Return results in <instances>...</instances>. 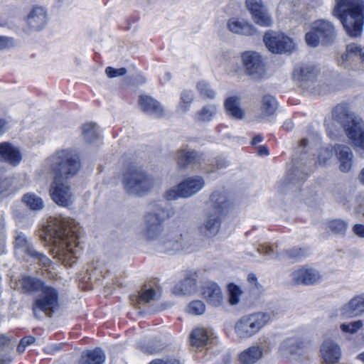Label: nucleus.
<instances>
[{
	"instance_id": "51",
	"label": "nucleus",
	"mask_w": 364,
	"mask_h": 364,
	"mask_svg": "<svg viewBox=\"0 0 364 364\" xmlns=\"http://www.w3.org/2000/svg\"><path fill=\"white\" fill-rule=\"evenodd\" d=\"M246 6L251 14L264 8L262 0H246Z\"/></svg>"
},
{
	"instance_id": "54",
	"label": "nucleus",
	"mask_w": 364,
	"mask_h": 364,
	"mask_svg": "<svg viewBox=\"0 0 364 364\" xmlns=\"http://www.w3.org/2000/svg\"><path fill=\"white\" fill-rule=\"evenodd\" d=\"M16 43L14 38L0 36V50L7 49L15 46Z\"/></svg>"
},
{
	"instance_id": "16",
	"label": "nucleus",
	"mask_w": 364,
	"mask_h": 364,
	"mask_svg": "<svg viewBox=\"0 0 364 364\" xmlns=\"http://www.w3.org/2000/svg\"><path fill=\"white\" fill-rule=\"evenodd\" d=\"M50 193L52 200L58 205L68 207L73 202V194L66 181L53 180Z\"/></svg>"
},
{
	"instance_id": "42",
	"label": "nucleus",
	"mask_w": 364,
	"mask_h": 364,
	"mask_svg": "<svg viewBox=\"0 0 364 364\" xmlns=\"http://www.w3.org/2000/svg\"><path fill=\"white\" fill-rule=\"evenodd\" d=\"M252 17L255 23L260 26L269 27L273 23L272 18L265 8L252 14Z\"/></svg>"
},
{
	"instance_id": "30",
	"label": "nucleus",
	"mask_w": 364,
	"mask_h": 364,
	"mask_svg": "<svg viewBox=\"0 0 364 364\" xmlns=\"http://www.w3.org/2000/svg\"><path fill=\"white\" fill-rule=\"evenodd\" d=\"M315 75V68L313 65L306 64L296 67L293 72L294 79L300 83L301 86H305L306 83L313 80Z\"/></svg>"
},
{
	"instance_id": "44",
	"label": "nucleus",
	"mask_w": 364,
	"mask_h": 364,
	"mask_svg": "<svg viewBox=\"0 0 364 364\" xmlns=\"http://www.w3.org/2000/svg\"><path fill=\"white\" fill-rule=\"evenodd\" d=\"M84 139L89 143L94 141L98 137V127L95 123L85 124L82 127Z\"/></svg>"
},
{
	"instance_id": "40",
	"label": "nucleus",
	"mask_w": 364,
	"mask_h": 364,
	"mask_svg": "<svg viewBox=\"0 0 364 364\" xmlns=\"http://www.w3.org/2000/svg\"><path fill=\"white\" fill-rule=\"evenodd\" d=\"M19 285L25 292L33 293L40 291L44 284L36 278L25 277L19 281Z\"/></svg>"
},
{
	"instance_id": "35",
	"label": "nucleus",
	"mask_w": 364,
	"mask_h": 364,
	"mask_svg": "<svg viewBox=\"0 0 364 364\" xmlns=\"http://www.w3.org/2000/svg\"><path fill=\"white\" fill-rule=\"evenodd\" d=\"M279 350L283 354L289 353L291 355H302L305 353L304 343L294 338H288L285 340L281 344Z\"/></svg>"
},
{
	"instance_id": "50",
	"label": "nucleus",
	"mask_w": 364,
	"mask_h": 364,
	"mask_svg": "<svg viewBox=\"0 0 364 364\" xmlns=\"http://www.w3.org/2000/svg\"><path fill=\"white\" fill-rule=\"evenodd\" d=\"M205 310V306L201 301L196 300L191 302L188 307V313L193 315H202Z\"/></svg>"
},
{
	"instance_id": "38",
	"label": "nucleus",
	"mask_w": 364,
	"mask_h": 364,
	"mask_svg": "<svg viewBox=\"0 0 364 364\" xmlns=\"http://www.w3.org/2000/svg\"><path fill=\"white\" fill-rule=\"evenodd\" d=\"M196 286V278L193 276H188L174 287L173 293L177 295L189 294L195 291Z\"/></svg>"
},
{
	"instance_id": "41",
	"label": "nucleus",
	"mask_w": 364,
	"mask_h": 364,
	"mask_svg": "<svg viewBox=\"0 0 364 364\" xmlns=\"http://www.w3.org/2000/svg\"><path fill=\"white\" fill-rule=\"evenodd\" d=\"M22 200L32 210H40L44 207L42 198L34 193H28L25 194Z\"/></svg>"
},
{
	"instance_id": "1",
	"label": "nucleus",
	"mask_w": 364,
	"mask_h": 364,
	"mask_svg": "<svg viewBox=\"0 0 364 364\" xmlns=\"http://www.w3.org/2000/svg\"><path fill=\"white\" fill-rule=\"evenodd\" d=\"M81 227L73 219H53L45 229L43 240L52 247L55 257L65 265L75 262L79 250Z\"/></svg>"
},
{
	"instance_id": "36",
	"label": "nucleus",
	"mask_w": 364,
	"mask_h": 364,
	"mask_svg": "<svg viewBox=\"0 0 364 364\" xmlns=\"http://www.w3.org/2000/svg\"><path fill=\"white\" fill-rule=\"evenodd\" d=\"M278 108L276 98L271 95H264L261 100L260 114L263 117L273 116Z\"/></svg>"
},
{
	"instance_id": "53",
	"label": "nucleus",
	"mask_w": 364,
	"mask_h": 364,
	"mask_svg": "<svg viewBox=\"0 0 364 364\" xmlns=\"http://www.w3.org/2000/svg\"><path fill=\"white\" fill-rule=\"evenodd\" d=\"M36 341V338L33 336H26L21 339L18 346H17V351L20 353L24 352L26 348L33 343Z\"/></svg>"
},
{
	"instance_id": "64",
	"label": "nucleus",
	"mask_w": 364,
	"mask_h": 364,
	"mask_svg": "<svg viewBox=\"0 0 364 364\" xmlns=\"http://www.w3.org/2000/svg\"><path fill=\"white\" fill-rule=\"evenodd\" d=\"M263 140V138L261 135H257L252 139V144L255 145L259 142H261Z\"/></svg>"
},
{
	"instance_id": "10",
	"label": "nucleus",
	"mask_w": 364,
	"mask_h": 364,
	"mask_svg": "<svg viewBox=\"0 0 364 364\" xmlns=\"http://www.w3.org/2000/svg\"><path fill=\"white\" fill-rule=\"evenodd\" d=\"M335 38L333 24L324 20L314 22L309 32L306 34V42L311 47H316L320 43L328 44Z\"/></svg>"
},
{
	"instance_id": "49",
	"label": "nucleus",
	"mask_w": 364,
	"mask_h": 364,
	"mask_svg": "<svg viewBox=\"0 0 364 364\" xmlns=\"http://www.w3.org/2000/svg\"><path fill=\"white\" fill-rule=\"evenodd\" d=\"M363 326V321L361 320H358L350 323H342L341 325V329L344 333L354 334L360 330Z\"/></svg>"
},
{
	"instance_id": "18",
	"label": "nucleus",
	"mask_w": 364,
	"mask_h": 364,
	"mask_svg": "<svg viewBox=\"0 0 364 364\" xmlns=\"http://www.w3.org/2000/svg\"><path fill=\"white\" fill-rule=\"evenodd\" d=\"M203 298L213 306H220L223 303V296L220 287L215 282H208L201 287Z\"/></svg>"
},
{
	"instance_id": "4",
	"label": "nucleus",
	"mask_w": 364,
	"mask_h": 364,
	"mask_svg": "<svg viewBox=\"0 0 364 364\" xmlns=\"http://www.w3.org/2000/svg\"><path fill=\"white\" fill-rule=\"evenodd\" d=\"M332 117L333 121L343 128L352 144L363 151L360 154L364 157V123L362 119L345 105H337L332 112Z\"/></svg>"
},
{
	"instance_id": "25",
	"label": "nucleus",
	"mask_w": 364,
	"mask_h": 364,
	"mask_svg": "<svg viewBox=\"0 0 364 364\" xmlns=\"http://www.w3.org/2000/svg\"><path fill=\"white\" fill-rule=\"evenodd\" d=\"M176 160L179 168H184L189 164H200L203 155L194 150L179 149L176 153Z\"/></svg>"
},
{
	"instance_id": "19",
	"label": "nucleus",
	"mask_w": 364,
	"mask_h": 364,
	"mask_svg": "<svg viewBox=\"0 0 364 364\" xmlns=\"http://www.w3.org/2000/svg\"><path fill=\"white\" fill-rule=\"evenodd\" d=\"M221 214L208 210L206 218L200 226V232L207 237L215 236L220 228Z\"/></svg>"
},
{
	"instance_id": "7",
	"label": "nucleus",
	"mask_w": 364,
	"mask_h": 364,
	"mask_svg": "<svg viewBox=\"0 0 364 364\" xmlns=\"http://www.w3.org/2000/svg\"><path fill=\"white\" fill-rule=\"evenodd\" d=\"M272 320L268 312L257 311L241 316L235 323L234 331L240 339H248L257 334Z\"/></svg>"
},
{
	"instance_id": "48",
	"label": "nucleus",
	"mask_w": 364,
	"mask_h": 364,
	"mask_svg": "<svg viewBox=\"0 0 364 364\" xmlns=\"http://www.w3.org/2000/svg\"><path fill=\"white\" fill-rule=\"evenodd\" d=\"M229 292V302L231 305L238 304L242 291L240 287L234 284H230L228 287Z\"/></svg>"
},
{
	"instance_id": "26",
	"label": "nucleus",
	"mask_w": 364,
	"mask_h": 364,
	"mask_svg": "<svg viewBox=\"0 0 364 364\" xmlns=\"http://www.w3.org/2000/svg\"><path fill=\"white\" fill-rule=\"evenodd\" d=\"M333 151L340 162V170L342 172H348L352 167L353 158L350 149L343 144H336Z\"/></svg>"
},
{
	"instance_id": "11",
	"label": "nucleus",
	"mask_w": 364,
	"mask_h": 364,
	"mask_svg": "<svg viewBox=\"0 0 364 364\" xmlns=\"http://www.w3.org/2000/svg\"><path fill=\"white\" fill-rule=\"evenodd\" d=\"M204 185L205 181L201 176L189 177L177 186L167 190L164 197L168 200H176L178 198H189L200 191Z\"/></svg>"
},
{
	"instance_id": "58",
	"label": "nucleus",
	"mask_w": 364,
	"mask_h": 364,
	"mask_svg": "<svg viewBox=\"0 0 364 364\" xmlns=\"http://www.w3.org/2000/svg\"><path fill=\"white\" fill-rule=\"evenodd\" d=\"M353 232L359 237H364V225L356 224L353 228Z\"/></svg>"
},
{
	"instance_id": "23",
	"label": "nucleus",
	"mask_w": 364,
	"mask_h": 364,
	"mask_svg": "<svg viewBox=\"0 0 364 364\" xmlns=\"http://www.w3.org/2000/svg\"><path fill=\"white\" fill-rule=\"evenodd\" d=\"M0 159L12 166H17L22 160V154L18 147L9 142L0 144Z\"/></svg>"
},
{
	"instance_id": "22",
	"label": "nucleus",
	"mask_w": 364,
	"mask_h": 364,
	"mask_svg": "<svg viewBox=\"0 0 364 364\" xmlns=\"http://www.w3.org/2000/svg\"><path fill=\"white\" fill-rule=\"evenodd\" d=\"M320 351L323 360L327 364L336 363L341 356L340 346L330 339L326 340L322 343Z\"/></svg>"
},
{
	"instance_id": "24",
	"label": "nucleus",
	"mask_w": 364,
	"mask_h": 364,
	"mask_svg": "<svg viewBox=\"0 0 364 364\" xmlns=\"http://www.w3.org/2000/svg\"><path fill=\"white\" fill-rule=\"evenodd\" d=\"M295 284L311 285L321 279L318 271L314 269H299L291 274Z\"/></svg>"
},
{
	"instance_id": "20",
	"label": "nucleus",
	"mask_w": 364,
	"mask_h": 364,
	"mask_svg": "<svg viewBox=\"0 0 364 364\" xmlns=\"http://www.w3.org/2000/svg\"><path fill=\"white\" fill-rule=\"evenodd\" d=\"M140 109L145 113L161 118L165 115V111L159 102L149 95H141L139 99Z\"/></svg>"
},
{
	"instance_id": "57",
	"label": "nucleus",
	"mask_w": 364,
	"mask_h": 364,
	"mask_svg": "<svg viewBox=\"0 0 364 364\" xmlns=\"http://www.w3.org/2000/svg\"><path fill=\"white\" fill-rule=\"evenodd\" d=\"M308 144V141L306 139H303L301 141H300V145L299 146L298 149H301L300 152V156H299V159H293V162L295 161V160H297L299 161L300 163H302V161L304 160V153H302L303 151V149ZM297 152H299V150H297Z\"/></svg>"
},
{
	"instance_id": "13",
	"label": "nucleus",
	"mask_w": 364,
	"mask_h": 364,
	"mask_svg": "<svg viewBox=\"0 0 364 364\" xmlns=\"http://www.w3.org/2000/svg\"><path fill=\"white\" fill-rule=\"evenodd\" d=\"M311 171L310 165L307 166L306 163H300L299 161L295 160L293 168L282 183L284 186V191H290L294 188L296 191L298 190Z\"/></svg>"
},
{
	"instance_id": "52",
	"label": "nucleus",
	"mask_w": 364,
	"mask_h": 364,
	"mask_svg": "<svg viewBox=\"0 0 364 364\" xmlns=\"http://www.w3.org/2000/svg\"><path fill=\"white\" fill-rule=\"evenodd\" d=\"M105 73L109 78H113L124 75L127 73V69L125 68H114L112 67H107L105 70Z\"/></svg>"
},
{
	"instance_id": "59",
	"label": "nucleus",
	"mask_w": 364,
	"mask_h": 364,
	"mask_svg": "<svg viewBox=\"0 0 364 364\" xmlns=\"http://www.w3.org/2000/svg\"><path fill=\"white\" fill-rule=\"evenodd\" d=\"M10 343V339L4 335L0 336V348L8 346Z\"/></svg>"
},
{
	"instance_id": "37",
	"label": "nucleus",
	"mask_w": 364,
	"mask_h": 364,
	"mask_svg": "<svg viewBox=\"0 0 364 364\" xmlns=\"http://www.w3.org/2000/svg\"><path fill=\"white\" fill-rule=\"evenodd\" d=\"M209 332L203 328H195L190 336L191 344L197 348L203 347L207 345L210 341Z\"/></svg>"
},
{
	"instance_id": "8",
	"label": "nucleus",
	"mask_w": 364,
	"mask_h": 364,
	"mask_svg": "<svg viewBox=\"0 0 364 364\" xmlns=\"http://www.w3.org/2000/svg\"><path fill=\"white\" fill-rule=\"evenodd\" d=\"M189 242L186 235L176 228H168L158 241L154 250L161 253L174 254L188 249Z\"/></svg>"
},
{
	"instance_id": "27",
	"label": "nucleus",
	"mask_w": 364,
	"mask_h": 364,
	"mask_svg": "<svg viewBox=\"0 0 364 364\" xmlns=\"http://www.w3.org/2000/svg\"><path fill=\"white\" fill-rule=\"evenodd\" d=\"M257 251L261 255H266L272 258L279 259H297L303 256V251L301 249H292L283 251L281 253H277L274 255V250L270 246L259 245Z\"/></svg>"
},
{
	"instance_id": "31",
	"label": "nucleus",
	"mask_w": 364,
	"mask_h": 364,
	"mask_svg": "<svg viewBox=\"0 0 364 364\" xmlns=\"http://www.w3.org/2000/svg\"><path fill=\"white\" fill-rule=\"evenodd\" d=\"M28 26L35 31L42 29L46 23V13L43 9L34 8L27 18Z\"/></svg>"
},
{
	"instance_id": "43",
	"label": "nucleus",
	"mask_w": 364,
	"mask_h": 364,
	"mask_svg": "<svg viewBox=\"0 0 364 364\" xmlns=\"http://www.w3.org/2000/svg\"><path fill=\"white\" fill-rule=\"evenodd\" d=\"M348 228V223L340 219L329 220L326 224V230L336 235H344Z\"/></svg>"
},
{
	"instance_id": "9",
	"label": "nucleus",
	"mask_w": 364,
	"mask_h": 364,
	"mask_svg": "<svg viewBox=\"0 0 364 364\" xmlns=\"http://www.w3.org/2000/svg\"><path fill=\"white\" fill-rule=\"evenodd\" d=\"M40 291V296L35 300L33 305V314L38 318V313L42 311L45 315L51 316L59 306L58 291L53 287L43 285Z\"/></svg>"
},
{
	"instance_id": "60",
	"label": "nucleus",
	"mask_w": 364,
	"mask_h": 364,
	"mask_svg": "<svg viewBox=\"0 0 364 364\" xmlns=\"http://www.w3.org/2000/svg\"><path fill=\"white\" fill-rule=\"evenodd\" d=\"M283 128L287 131L291 130L294 128L293 122L289 119L287 120L286 122H284V123L283 124Z\"/></svg>"
},
{
	"instance_id": "17",
	"label": "nucleus",
	"mask_w": 364,
	"mask_h": 364,
	"mask_svg": "<svg viewBox=\"0 0 364 364\" xmlns=\"http://www.w3.org/2000/svg\"><path fill=\"white\" fill-rule=\"evenodd\" d=\"M364 62V48H361L358 44L352 43L346 46L338 63L344 67H348L351 63H363Z\"/></svg>"
},
{
	"instance_id": "2",
	"label": "nucleus",
	"mask_w": 364,
	"mask_h": 364,
	"mask_svg": "<svg viewBox=\"0 0 364 364\" xmlns=\"http://www.w3.org/2000/svg\"><path fill=\"white\" fill-rule=\"evenodd\" d=\"M333 15L343 24L347 34L353 38L359 36L364 23L363 0H335Z\"/></svg>"
},
{
	"instance_id": "61",
	"label": "nucleus",
	"mask_w": 364,
	"mask_h": 364,
	"mask_svg": "<svg viewBox=\"0 0 364 364\" xmlns=\"http://www.w3.org/2000/svg\"><path fill=\"white\" fill-rule=\"evenodd\" d=\"M257 152L259 155H268L269 151L267 146H259L257 148Z\"/></svg>"
},
{
	"instance_id": "63",
	"label": "nucleus",
	"mask_w": 364,
	"mask_h": 364,
	"mask_svg": "<svg viewBox=\"0 0 364 364\" xmlns=\"http://www.w3.org/2000/svg\"><path fill=\"white\" fill-rule=\"evenodd\" d=\"M7 122L4 119H0V135H1L7 129Z\"/></svg>"
},
{
	"instance_id": "34",
	"label": "nucleus",
	"mask_w": 364,
	"mask_h": 364,
	"mask_svg": "<svg viewBox=\"0 0 364 364\" xmlns=\"http://www.w3.org/2000/svg\"><path fill=\"white\" fill-rule=\"evenodd\" d=\"M225 107L229 116L235 119H242L245 112L240 107V99L233 96L228 98L225 102Z\"/></svg>"
},
{
	"instance_id": "5",
	"label": "nucleus",
	"mask_w": 364,
	"mask_h": 364,
	"mask_svg": "<svg viewBox=\"0 0 364 364\" xmlns=\"http://www.w3.org/2000/svg\"><path fill=\"white\" fill-rule=\"evenodd\" d=\"M122 183L127 193L142 196L154 187V178L141 167L132 164L124 172Z\"/></svg>"
},
{
	"instance_id": "45",
	"label": "nucleus",
	"mask_w": 364,
	"mask_h": 364,
	"mask_svg": "<svg viewBox=\"0 0 364 364\" xmlns=\"http://www.w3.org/2000/svg\"><path fill=\"white\" fill-rule=\"evenodd\" d=\"M197 90L200 97L203 99L213 100L215 97V92L210 84L205 81H200L196 85Z\"/></svg>"
},
{
	"instance_id": "21",
	"label": "nucleus",
	"mask_w": 364,
	"mask_h": 364,
	"mask_svg": "<svg viewBox=\"0 0 364 364\" xmlns=\"http://www.w3.org/2000/svg\"><path fill=\"white\" fill-rule=\"evenodd\" d=\"M341 316L344 318L358 316L364 313V301L362 294L353 297L340 308Z\"/></svg>"
},
{
	"instance_id": "46",
	"label": "nucleus",
	"mask_w": 364,
	"mask_h": 364,
	"mask_svg": "<svg viewBox=\"0 0 364 364\" xmlns=\"http://www.w3.org/2000/svg\"><path fill=\"white\" fill-rule=\"evenodd\" d=\"M139 303H149L156 299V292L152 288L144 287L139 292V295L135 296Z\"/></svg>"
},
{
	"instance_id": "12",
	"label": "nucleus",
	"mask_w": 364,
	"mask_h": 364,
	"mask_svg": "<svg viewBox=\"0 0 364 364\" xmlns=\"http://www.w3.org/2000/svg\"><path fill=\"white\" fill-rule=\"evenodd\" d=\"M263 41L267 48L272 53H286L294 48L292 40L282 33L269 31L265 33Z\"/></svg>"
},
{
	"instance_id": "14",
	"label": "nucleus",
	"mask_w": 364,
	"mask_h": 364,
	"mask_svg": "<svg viewBox=\"0 0 364 364\" xmlns=\"http://www.w3.org/2000/svg\"><path fill=\"white\" fill-rule=\"evenodd\" d=\"M15 253L18 256H26L33 258L43 266H48L50 260L44 254L36 251L30 244L26 236L22 233H17L14 242Z\"/></svg>"
},
{
	"instance_id": "47",
	"label": "nucleus",
	"mask_w": 364,
	"mask_h": 364,
	"mask_svg": "<svg viewBox=\"0 0 364 364\" xmlns=\"http://www.w3.org/2000/svg\"><path fill=\"white\" fill-rule=\"evenodd\" d=\"M194 100V94L191 90H183L181 94V103L178 105V109L186 112L189 109V105Z\"/></svg>"
},
{
	"instance_id": "32",
	"label": "nucleus",
	"mask_w": 364,
	"mask_h": 364,
	"mask_svg": "<svg viewBox=\"0 0 364 364\" xmlns=\"http://www.w3.org/2000/svg\"><path fill=\"white\" fill-rule=\"evenodd\" d=\"M263 348L259 346H252L241 352L238 360L241 364H254L262 356Z\"/></svg>"
},
{
	"instance_id": "39",
	"label": "nucleus",
	"mask_w": 364,
	"mask_h": 364,
	"mask_svg": "<svg viewBox=\"0 0 364 364\" xmlns=\"http://www.w3.org/2000/svg\"><path fill=\"white\" fill-rule=\"evenodd\" d=\"M218 112L215 105H206L194 114V120L198 122H208L213 119Z\"/></svg>"
},
{
	"instance_id": "6",
	"label": "nucleus",
	"mask_w": 364,
	"mask_h": 364,
	"mask_svg": "<svg viewBox=\"0 0 364 364\" xmlns=\"http://www.w3.org/2000/svg\"><path fill=\"white\" fill-rule=\"evenodd\" d=\"M168 218V211L159 205H155L154 208L144 217V227L141 234L154 248L167 230L163 225V223Z\"/></svg>"
},
{
	"instance_id": "15",
	"label": "nucleus",
	"mask_w": 364,
	"mask_h": 364,
	"mask_svg": "<svg viewBox=\"0 0 364 364\" xmlns=\"http://www.w3.org/2000/svg\"><path fill=\"white\" fill-rule=\"evenodd\" d=\"M245 73L254 79L260 78L264 73L265 66L261 55L255 51H245L241 54Z\"/></svg>"
},
{
	"instance_id": "62",
	"label": "nucleus",
	"mask_w": 364,
	"mask_h": 364,
	"mask_svg": "<svg viewBox=\"0 0 364 364\" xmlns=\"http://www.w3.org/2000/svg\"><path fill=\"white\" fill-rule=\"evenodd\" d=\"M247 281L251 283V284H253L255 286L257 287V277L255 274H250L247 277Z\"/></svg>"
},
{
	"instance_id": "56",
	"label": "nucleus",
	"mask_w": 364,
	"mask_h": 364,
	"mask_svg": "<svg viewBox=\"0 0 364 364\" xmlns=\"http://www.w3.org/2000/svg\"><path fill=\"white\" fill-rule=\"evenodd\" d=\"M215 165L216 169H221L228 166L229 162L225 158L218 156L215 159Z\"/></svg>"
},
{
	"instance_id": "55",
	"label": "nucleus",
	"mask_w": 364,
	"mask_h": 364,
	"mask_svg": "<svg viewBox=\"0 0 364 364\" xmlns=\"http://www.w3.org/2000/svg\"><path fill=\"white\" fill-rule=\"evenodd\" d=\"M11 186V180L9 178H0V195L9 191Z\"/></svg>"
},
{
	"instance_id": "33",
	"label": "nucleus",
	"mask_w": 364,
	"mask_h": 364,
	"mask_svg": "<svg viewBox=\"0 0 364 364\" xmlns=\"http://www.w3.org/2000/svg\"><path fill=\"white\" fill-rule=\"evenodd\" d=\"M105 358L104 351L100 348H96L92 350L84 351L79 364H103Z\"/></svg>"
},
{
	"instance_id": "29",
	"label": "nucleus",
	"mask_w": 364,
	"mask_h": 364,
	"mask_svg": "<svg viewBox=\"0 0 364 364\" xmlns=\"http://www.w3.org/2000/svg\"><path fill=\"white\" fill-rule=\"evenodd\" d=\"M228 29L236 34L252 36L256 33V28L251 23L237 18H230L228 23Z\"/></svg>"
},
{
	"instance_id": "28",
	"label": "nucleus",
	"mask_w": 364,
	"mask_h": 364,
	"mask_svg": "<svg viewBox=\"0 0 364 364\" xmlns=\"http://www.w3.org/2000/svg\"><path fill=\"white\" fill-rule=\"evenodd\" d=\"M230 205L225 191H215L210 198L208 210L223 214Z\"/></svg>"
},
{
	"instance_id": "3",
	"label": "nucleus",
	"mask_w": 364,
	"mask_h": 364,
	"mask_svg": "<svg viewBox=\"0 0 364 364\" xmlns=\"http://www.w3.org/2000/svg\"><path fill=\"white\" fill-rule=\"evenodd\" d=\"M49 171L57 181H66L80 171L82 164L78 153L70 149L55 151L46 159Z\"/></svg>"
}]
</instances>
